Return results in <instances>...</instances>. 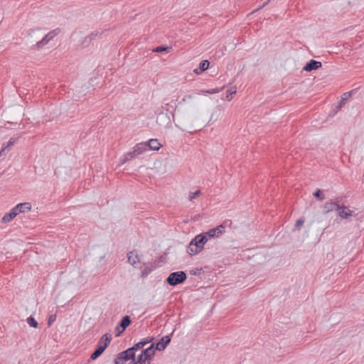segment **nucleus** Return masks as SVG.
<instances>
[{"label":"nucleus","mask_w":364,"mask_h":364,"mask_svg":"<svg viewBox=\"0 0 364 364\" xmlns=\"http://www.w3.org/2000/svg\"><path fill=\"white\" fill-rule=\"evenodd\" d=\"M112 340V335L106 333L102 336L98 341L97 348L91 354L90 358L92 360L97 359L100 355L102 354L105 350L107 348Z\"/></svg>","instance_id":"f257e3e1"},{"label":"nucleus","mask_w":364,"mask_h":364,"mask_svg":"<svg viewBox=\"0 0 364 364\" xmlns=\"http://www.w3.org/2000/svg\"><path fill=\"white\" fill-rule=\"evenodd\" d=\"M187 275L185 272H174L169 274L166 282L170 286H176L186 281Z\"/></svg>","instance_id":"f03ea898"},{"label":"nucleus","mask_w":364,"mask_h":364,"mask_svg":"<svg viewBox=\"0 0 364 364\" xmlns=\"http://www.w3.org/2000/svg\"><path fill=\"white\" fill-rule=\"evenodd\" d=\"M60 32V30L55 29L48 33L41 41H37L36 43L31 46V50H39L44 47L51 41L55 36H56Z\"/></svg>","instance_id":"7ed1b4c3"},{"label":"nucleus","mask_w":364,"mask_h":364,"mask_svg":"<svg viewBox=\"0 0 364 364\" xmlns=\"http://www.w3.org/2000/svg\"><path fill=\"white\" fill-rule=\"evenodd\" d=\"M225 231V227L223 225H218L215 228H212L204 232L208 238L219 237Z\"/></svg>","instance_id":"20e7f679"},{"label":"nucleus","mask_w":364,"mask_h":364,"mask_svg":"<svg viewBox=\"0 0 364 364\" xmlns=\"http://www.w3.org/2000/svg\"><path fill=\"white\" fill-rule=\"evenodd\" d=\"M338 215L341 219H348L351 216H355L356 215L354 213V211L350 210L348 206L341 205V209L338 210Z\"/></svg>","instance_id":"39448f33"},{"label":"nucleus","mask_w":364,"mask_h":364,"mask_svg":"<svg viewBox=\"0 0 364 364\" xmlns=\"http://www.w3.org/2000/svg\"><path fill=\"white\" fill-rule=\"evenodd\" d=\"M118 359L122 360V361H128L129 360H135V353L132 351L131 348L124 350L117 354Z\"/></svg>","instance_id":"423d86ee"},{"label":"nucleus","mask_w":364,"mask_h":364,"mask_svg":"<svg viewBox=\"0 0 364 364\" xmlns=\"http://www.w3.org/2000/svg\"><path fill=\"white\" fill-rule=\"evenodd\" d=\"M171 334L162 337L161 340L156 343L155 346L156 350L159 351L164 350L166 348V346L170 343L171 340Z\"/></svg>","instance_id":"0eeeda50"},{"label":"nucleus","mask_w":364,"mask_h":364,"mask_svg":"<svg viewBox=\"0 0 364 364\" xmlns=\"http://www.w3.org/2000/svg\"><path fill=\"white\" fill-rule=\"evenodd\" d=\"M341 205L338 204V201H329L326 202L323 205V213L324 214H327L333 210H340Z\"/></svg>","instance_id":"6e6552de"},{"label":"nucleus","mask_w":364,"mask_h":364,"mask_svg":"<svg viewBox=\"0 0 364 364\" xmlns=\"http://www.w3.org/2000/svg\"><path fill=\"white\" fill-rule=\"evenodd\" d=\"M155 345L153 343L149 348L141 351L142 355L145 357V360H148V364L151 363V361L155 355Z\"/></svg>","instance_id":"1a4fd4ad"},{"label":"nucleus","mask_w":364,"mask_h":364,"mask_svg":"<svg viewBox=\"0 0 364 364\" xmlns=\"http://www.w3.org/2000/svg\"><path fill=\"white\" fill-rule=\"evenodd\" d=\"M322 66V63L319 61L311 59L304 67L303 70L306 72L317 70Z\"/></svg>","instance_id":"9d476101"},{"label":"nucleus","mask_w":364,"mask_h":364,"mask_svg":"<svg viewBox=\"0 0 364 364\" xmlns=\"http://www.w3.org/2000/svg\"><path fill=\"white\" fill-rule=\"evenodd\" d=\"M14 210L18 215L21 213H25L27 211L31 210V204L30 203H21L16 205L15 207H14Z\"/></svg>","instance_id":"9b49d317"},{"label":"nucleus","mask_w":364,"mask_h":364,"mask_svg":"<svg viewBox=\"0 0 364 364\" xmlns=\"http://www.w3.org/2000/svg\"><path fill=\"white\" fill-rule=\"evenodd\" d=\"M132 321L129 316H124L121 319L119 323V326H121V331H119V333H116L117 336H119L131 323Z\"/></svg>","instance_id":"f8f14e48"},{"label":"nucleus","mask_w":364,"mask_h":364,"mask_svg":"<svg viewBox=\"0 0 364 364\" xmlns=\"http://www.w3.org/2000/svg\"><path fill=\"white\" fill-rule=\"evenodd\" d=\"M193 242H196L198 247H200L201 250L203 249L204 245L208 241V237L204 233L196 235L193 239Z\"/></svg>","instance_id":"ddd939ff"},{"label":"nucleus","mask_w":364,"mask_h":364,"mask_svg":"<svg viewBox=\"0 0 364 364\" xmlns=\"http://www.w3.org/2000/svg\"><path fill=\"white\" fill-rule=\"evenodd\" d=\"M200 247H198L196 242L192 240L187 247V253L190 255H195L201 252Z\"/></svg>","instance_id":"4468645a"},{"label":"nucleus","mask_w":364,"mask_h":364,"mask_svg":"<svg viewBox=\"0 0 364 364\" xmlns=\"http://www.w3.org/2000/svg\"><path fill=\"white\" fill-rule=\"evenodd\" d=\"M154 340V338H151L150 339L146 340H142L139 341V343L134 344L132 347H131V349L133 352L135 353V351L144 348L147 343L152 341Z\"/></svg>","instance_id":"2eb2a0df"},{"label":"nucleus","mask_w":364,"mask_h":364,"mask_svg":"<svg viewBox=\"0 0 364 364\" xmlns=\"http://www.w3.org/2000/svg\"><path fill=\"white\" fill-rule=\"evenodd\" d=\"M127 256H128V262L132 266H134L135 264H136L137 263L139 262V257H138L137 254L136 252H134V251L129 252Z\"/></svg>","instance_id":"dca6fc26"},{"label":"nucleus","mask_w":364,"mask_h":364,"mask_svg":"<svg viewBox=\"0 0 364 364\" xmlns=\"http://www.w3.org/2000/svg\"><path fill=\"white\" fill-rule=\"evenodd\" d=\"M146 144L147 147L154 151H158L161 146L159 141L155 139H150L148 142H146Z\"/></svg>","instance_id":"f3484780"},{"label":"nucleus","mask_w":364,"mask_h":364,"mask_svg":"<svg viewBox=\"0 0 364 364\" xmlns=\"http://www.w3.org/2000/svg\"><path fill=\"white\" fill-rule=\"evenodd\" d=\"M17 215H18L17 213L16 212V210L13 208L9 211V213L5 214L3 216L2 222H4V223H9V222L11 221Z\"/></svg>","instance_id":"a211bd4d"},{"label":"nucleus","mask_w":364,"mask_h":364,"mask_svg":"<svg viewBox=\"0 0 364 364\" xmlns=\"http://www.w3.org/2000/svg\"><path fill=\"white\" fill-rule=\"evenodd\" d=\"M147 150L146 143H139L134 147V153L136 155L141 154Z\"/></svg>","instance_id":"6ab92c4d"},{"label":"nucleus","mask_w":364,"mask_h":364,"mask_svg":"<svg viewBox=\"0 0 364 364\" xmlns=\"http://www.w3.org/2000/svg\"><path fill=\"white\" fill-rule=\"evenodd\" d=\"M136 156L137 155L136 154V153H134V150L132 151H129L125 154L123 156V159H121V164L126 163L127 161L134 159Z\"/></svg>","instance_id":"aec40b11"},{"label":"nucleus","mask_w":364,"mask_h":364,"mask_svg":"<svg viewBox=\"0 0 364 364\" xmlns=\"http://www.w3.org/2000/svg\"><path fill=\"white\" fill-rule=\"evenodd\" d=\"M210 63L208 60H202L199 64V70L200 72L206 70L209 67Z\"/></svg>","instance_id":"412c9836"},{"label":"nucleus","mask_w":364,"mask_h":364,"mask_svg":"<svg viewBox=\"0 0 364 364\" xmlns=\"http://www.w3.org/2000/svg\"><path fill=\"white\" fill-rule=\"evenodd\" d=\"M314 196L321 201H322L325 199V196L323 193V192L321 191V190H320V189H317L314 193Z\"/></svg>","instance_id":"4be33fe9"},{"label":"nucleus","mask_w":364,"mask_h":364,"mask_svg":"<svg viewBox=\"0 0 364 364\" xmlns=\"http://www.w3.org/2000/svg\"><path fill=\"white\" fill-rule=\"evenodd\" d=\"M27 323L31 327L33 328H37L38 326V322L36 321V319L33 316H29L27 318Z\"/></svg>","instance_id":"5701e85b"},{"label":"nucleus","mask_w":364,"mask_h":364,"mask_svg":"<svg viewBox=\"0 0 364 364\" xmlns=\"http://www.w3.org/2000/svg\"><path fill=\"white\" fill-rule=\"evenodd\" d=\"M15 142L14 138H11L7 144V145L5 147H3L0 151V156L4 154L5 151L7 149L8 147H10L14 145Z\"/></svg>","instance_id":"b1692460"},{"label":"nucleus","mask_w":364,"mask_h":364,"mask_svg":"<svg viewBox=\"0 0 364 364\" xmlns=\"http://www.w3.org/2000/svg\"><path fill=\"white\" fill-rule=\"evenodd\" d=\"M351 93L350 92H346L343 94V97L341 100L340 105L336 107V109H338L340 107H341L342 105L345 103V101L348 100L349 97H350Z\"/></svg>","instance_id":"393cba45"},{"label":"nucleus","mask_w":364,"mask_h":364,"mask_svg":"<svg viewBox=\"0 0 364 364\" xmlns=\"http://www.w3.org/2000/svg\"><path fill=\"white\" fill-rule=\"evenodd\" d=\"M171 48V47L162 46H158V47L155 48L154 49H153L152 51L155 52V53H161V52L170 50Z\"/></svg>","instance_id":"a878e982"},{"label":"nucleus","mask_w":364,"mask_h":364,"mask_svg":"<svg viewBox=\"0 0 364 364\" xmlns=\"http://www.w3.org/2000/svg\"><path fill=\"white\" fill-rule=\"evenodd\" d=\"M164 119L167 122V124L171 123L170 117L168 116L167 114H164V113L159 114L157 117V121H159V119Z\"/></svg>","instance_id":"bb28decb"},{"label":"nucleus","mask_w":364,"mask_h":364,"mask_svg":"<svg viewBox=\"0 0 364 364\" xmlns=\"http://www.w3.org/2000/svg\"><path fill=\"white\" fill-rule=\"evenodd\" d=\"M92 40L87 36L84 38V39L81 42V46L82 48H86L90 46Z\"/></svg>","instance_id":"cd10ccee"},{"label":"nucleus","mask_w":364,"mask_h":364,"mask_svg":"<svg viewBox=\"0 0 364 364\" xmlns=\"http://www.w3.org/2000/svg\"><path fill=\"white\" fill-rule=\"evenodd\" d=\"M236 93V88H231L227 91L226 99L230 101L232 98V95Z\"/></svg>","instance_id":"c85d7f7f"},{"label":"nucleus","mask_w":364,"mask_h":364,"mask_svg":"<svg viewBox=\"0 0 364 364\" xmlns=\"http://www.w3.org/2000/svg\"><path fill=\"white\" fill-rule=\"evenodd\" d=\"M200 194V190H197L195 192H192V193H191L189 194V199L191 200H192L194 198H196L198 196H199Z\"/></svg>","instance_id":"c756f323"},{"label":"nucleus","mask_w":364,"mask_h":364,"mask_svg":"<svg viewBox=\"0 0 364 364\" xmlns=\"http://www.w3.org/2000/svg\"><path fill=\"white\" fill-rule=\"evenodd\" d=\"M56 319V316L53 314V315H50L48 318V325L49 326H50L52 325V323L55 321Z\"/></svg>","instance_id":"7c9ffc66"},{"label":"nucleus","mask_w":364,"mask_h":364,"mask_svg":"<svg viewBox=\"0 0 364 364\" xmlns=\"http://www.w3.org/2000/svg\"><path fill=\"white\" fill-rule=\"evenodd\" d=\"M304 220L303 219H299L296 222L295 228H299L301 226H302L304 225Z\"/></svg>","instance_id":"2f4dec72"},{"label":"nucleus","mask_w":364,"mask_h":364,"mask_svg":"<svg viewBox=\"0 0 364 364\" xmlns=\"http://www.w3.org/2000/svg\"><path fill=\"white\" fill-rule=\"evenodd\" d=\"M219 92H220V90L218 89V88L211 89V90H208L205 91L206 93H209V94H215V93H218Z\"/></svg>","instance_id":"473e14b6"},{"label":"nucleus","mask_w":364,"mask_h":364,"mask_svg":"<svg viewBox=\"0 0 364 364\" xmlns=\"http://www.w3.org/2000/svg\"><path fill=\"white\" fill-rule=\"evenodd\" d=\"M98 35H99V32H93V33H90V35H88L87 36L92 41L97 36H98Z\"/></svg>","instance_id":"72a5a7b5"},{"label":"nucleus","mask_w":364,"mask_h":364,"mask_svg":"<svg viewBox=\"0 0 364 364\" xmlns=\"http://www.w3.org/2000/svg\"><path fill=\"white\" fill-rule=\"evenodd\" d=\"M193 97V95H186L183 99L182 102H186L188 100L192 99Z\"/></svg>","instance_id":"f704fd0d"},{"label":"nucleus","mask_w":364,"mask_h":364,"mask_svg":"<svg viewBox=\"0 0 364 364\" xmlns=\"http://www.w3.org/2000/svg\"><path fill=\"white\" fill-rule=\"evenodd\" d=\"M114 364H123V361L118 359V355H117V358L114 359Z\"/></svg>","instance_id":"c9c22d12"},{"label":"nucleus","mask_w":364,"mask_h":364,"mask_svg":"<svg viewBox=\"0 0 364 364\" xmlns=\"http://www.w3.org/2000/svg\"><path fill=\"white\" fill-rule=\"evenodd\" d=\"M269 1H270V0H268L266 2L263 3V4L261 6H259L257 9H256L255 11L261 9L262 8L265 6Z\"/></svg>","instance_id":"e433bc0d"},{"label":"nucleus","mask_w":364,"mask_h":364,"mask_svg":"<svg viewBox=\"0 0 364 364\" xmlns=\"http://www.w3.org/2000/svg\"><path fill=\"white\" fill-rule=\"evenodd\" d=\"M120 328H121V326H119V324H118V325L115 327V329H114L115 332H117V333H119V331H121V329H120Z\"/></svg>","instance_id":"4c0bfd02"},{"label":"nucleus","mask_w":364,"mask_h":364,"mask_svg":"<svg viewBox=\"0 0 364 364\" xmlns=\"http://www.w3.org/2000/svg\"><path fill=\"white\" fill-rule=\"evenodd\" d=\"M151 268H148V267H146V268L144 269V274H148V273L151 272Z\"/></svg>","instance_id":"58836bf2"},{"label":"nucleus","mask_w":364,"mask_h":364,"mask_svg":"<svg viewBox=\"0 0 364 364\" xmlns=\"http://www.w3.org/2000/svg\"><path fill=\"white\" fill-rule=\"evenodd\" d=\"M35 32H36L35 30H32L31 32H29L28 33V37L32 38L33 37V34H35Z\"/></svg>","instance_id":"ea45409f"},{"label":"nucleus","mask_w":364,"mask_h":364,"mask_svg":"<svg viewBox=\"0 0 364 364\" xmlns=\"http://www.w3.org/2000/svg\"><path fill=\"white\" fill-rule=\"evenodd\" d=\"M169 108V104L166 103L164 107H163V109H166V111H168Z\"/></svg>","instance_id":"a19ab883"},{"label":"nucleus","mask_w":364,"mask_h":364,"mask_svg":"<svg viewBox=\"0 0 364 364\" xmlns=\"http://www.w3.org/2000/svg\"><path fill=\"white\" fill-rule=\"evenodd\" d=\"M194 73L198 75V74H200L201 72H200V70H198V68H196V69H195V70H194Z\"/></svg>","instance_id":"79ce46f5"},{"label":"nucleus","mask_w":364,"mask_h":364,"mask_svg":"<svg viewBox=\"0 0 364 364\" xmlns=\"http://www.w3.org/2000/svg\"><path fill=\"white\" fill-rule=\"evenodd\" d=\"M133 362L132 363V364H138L135 362V360H132Z\"/></svg>","instance_id":"37998d69"}]
</instances>
